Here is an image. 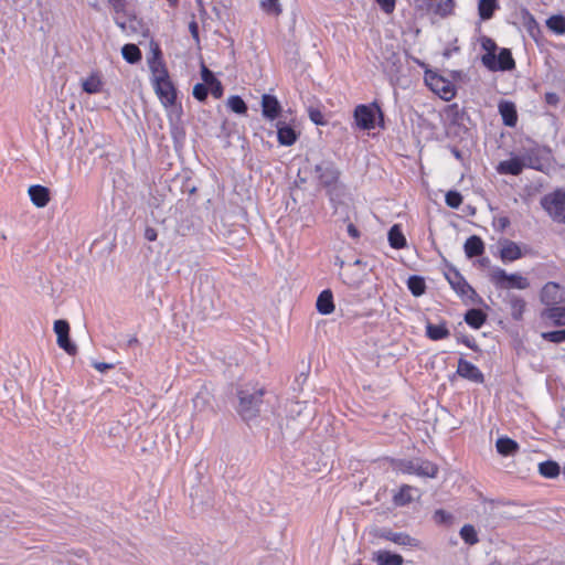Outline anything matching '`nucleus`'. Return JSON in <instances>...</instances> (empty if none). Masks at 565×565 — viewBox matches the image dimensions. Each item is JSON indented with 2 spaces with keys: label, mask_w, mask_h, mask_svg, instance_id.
Wrapping results in <instances>:
<instances>
[{
  "label": "nucleus",
  "mask_w": 565,
  "mask_h": 565,
  "mask_svg": "<svg viewBox=\"0 0 565 565\" xmlns=\"http://www.w3.org/2000/svg\"><path fill=\"white\" fill-rule=\"evenodd\" d=\"M227 106L233 113L238 115H244L247 111L246 103L237 95H233L227 99Z\"/></svg>",
  "instance_id": "ea45409f"
},
{
  "label": "nucleus",
  "mask_w": 565,
  "mask_h": 565,
  "mask_svg": "<svg viewBox=\"0 0 565 565\" xmlns=\"http://www.w3.org/2000/svg\"><path fill=\"white\" fill-rule=\"evenodd\" d=\"M397 469L403 473L416 475L419 477L436 478L438 467L429 460L416 458L411 460H401Z\"/></svg>",
  "instance_id": "20e7f679"
},
{
  "label": "nucleus",
  "mask_w": 565,
  "mask_h": 565,
  "mask_svg": "<svg viewBox=\"0 0 565 565\" xmlns=\"http://www.w3.org/2000/svg\"><path fill=\"white\" fill-rule=\"evenodd\" d=\"M550 154L551 151L548 148L533 145L531 147H524L520 157L525 168L542 171L543 167L550 159Z\"/></svg>",
  "instance_id": "423d86ee"
},
{
  "label": "nucleus",
  "mask_w": 565,
  "mask_h": 565,
  "mask_svg": "<svg viewBox=\"0 0 565 565\" xmlns=\"http://www.w3.org/2000/svg\"><path fill=\"white\" fill-rule=\"evenodd\" d=\"M463 249L468 258H473L484 253V243L479 236L472 235L466 241Z\"/></svg>",
  "instance_id": "4be33fe9"
},
{
  "label": "nucleus",
  "mask_w": 565,
  "mask_h": 565,
  "mask_svg": "<svg viewBox=\"0 0 565 565\" xmlns=\"http://www.w3.org/2000/svg\"><path fill=\"white\" fill-rule=\"evenodd\" d=\"M487 320V315L481 309H469L465 315V321L473 329H480Z\"/></svg>",
  "instance_id": "c85d7f7f"
},
{
  "label": "nucleus",
  "mask_w": 565,
  "mask_h": 565,
  "mask_svg": "<svg viewBox=\"0 0 565 565\" xmlns=\"http://www.w3.org/2000/svg\"><path fill=\"white\" fill-rule=\"evenodd\" d=\"M387 238L392 248L401 249L406 246V238L397 224L390 228Z\"/></svg>",
  "instance_id": "7c9ffc66"
},
{
  "label": "nucleus",
  "mask_w": 565,
  "mask_h": 565,
  "mask_svg": "<svg viewBox=\"0 0 565 565\" xmlns=\"http://www.w3.org/2000/svg\"><path fill=\"white\" fill-rule=\"evenodd\" d=\"M445 201L449 207L458 209L462 203V195L458 191H448Z\"/></svg>",
  "instance_id": "37998d69"
},
{
  "label": "nucleus",
  "mask_w": 565,
  "mask_h": 565,
  "mask_svg": "<svg viewBox=\"0 0 565 565\" xmlns=\"http://www.w3.org/2000/svg\"><path fill=\"white\" fill-rule=\"evenodd\" d=\"M433 520L437 524H449L451 523L452 515L445 510H436L433 515Z\"/></svg>",
  "instance_id": "a18cd8bd"
},
{
  "label": "nucleus",
  "mask_w": 565,
  "mask_h": 565,
  "mask_svg": "<svg viewBox=\"0 0 565 565\" xmlns=\"http://www.w3.org/2000/svg\"><path fill=\"white\" fill-rule=\"evenodd\" d=\"M347 231L352 238L356 239L360 237V231L355 227L354 224L349 223L347 226Z\"/></svg>",
  "instance_id": "4d7b16f0"
},
{
  "label": "nucleus",
  "mask_w": 565,
  "mask_h": 565,
  "mask_svg": "<svg viewBox=\"0 0 565 565\" xmlns=\"http://www.w3.org/2000/svg\"><path fill=\"white\" fill-rule=\"evenodd\" d=\"M460 537L463 540L465 543L469 545H475L479 542L477 531L473 525L471 524H465L460 529Z\"/></svg>",
  "instance_id": "e433bc0d"
},
{
  "label": "nucleus",
  "mask_w": 565,
  "mask_h": 565,
  "mask_svg": "<svg viewBox=\"0 0 565 565\" xmlns=\"http://www.w3.org/2000/svg\"><path fill=\"white\" fill-rule=\"evenodd\" d=\"M122 57L129 63L135 64L141 60L140 49L132 43L125 44L121 49Z\"/></svg>",
  "instance_id": "f704fd0d"
},
{
  "label": "nucleus",
  "mask_w": 565,
  "mask_h": 565,
  "mask_svg": "<svg viewBox=\"0 0 565 565\" xmlns=\"http://www.w3.org/2000/svg\"><path fill=\"white\" fill-rule=\"evenodd\" d=\"M316 308L321 315H330L334 310L333 295L330 289H326L318 296Z\"/></svg>",
  "instance_id": "412c9836"
},
{
  "label": "nucleus",
  "mask_w": 565,
  "mask_h": 565,
  "mask_svg": "<svg viewBox=\"0 0 565 565\" xmlns=\"http://www.w3.org/2000/svg\"><path fill=\"white\" fill-rule=\"evenodd\" d=\"M201 76L203 79L202 84H205V85H210L217 79L214 76V74L204 64H202V67H201Z\"/></svg>",
  "instance_id": "09e8293b"
},
{
  "label": "nucleus",
  "mask_w": 565,
  "mask_h": 565,
  "mask_svg": "<svg viewBox=\"0 0 565 565\" xmlns=\"http://www.w3.org/2000/svg\"><path fill=\"white\" fill-rule=\"evenodd\" d=\"M490 280L500 289H526L530 281L521 274H508L504 269L497 267L490 274Z\"/></svg>",
  "instance_id": "7ed1b4c3"
},
{
  "label": "nucleus",
  "mask_w": 565,
  "mask_h": 565,
  "mask_svg": "<svg viewBox=\"0 0 565 565\" xmlns=\"http://www.w3.org/2000/svg\"><path fill=\"white\" fill-rule=\"evenodd\" d=\"M498 8L497 0H479L478 12L481 20H489L492 18L495 9Z\"/></svg>",
  "instance_id": "72a5a7b5"
},
{
  "label": "nucleus",
  "mask_w": 565,
  "mask_h": 565,
  "mask_svg": "<svg viewBox=\"0 0 565 565\" xmlns=\"http://www.w3.org/2000/svg\"><path fill=\"white\" fill-rule=\"evenodd\" d=\"M277 139L281 146L289 147L297 141L298 134L291 126L287 125L286 122L279 121L277 124Z\"/></svg>",
  "instance_id": "a211bd4d"
},
{
  "label": "nucleus",
  "mask_w": 565,
  "mask_h": 565,
  "mask_svg": "<svg viewBox=\"0 0 565 565\" xmlns=\"http://www.w3.org/2000/svg\"><path fill=\"white\" fill-rule=\"evenodd\" d=\"M500 256L504 263L514 262L522 257V252L515 242L505 239L502 244Z\"/></svg>",
  "instance_id": "aec40b11"
},
{
  "label": "nucleus",
  "mask_w": 565,
  "mask_h": 565,
  "mask_svg": "<svg viewBox=\"0 0 565 565\" xmlns=\"http://www.w3.org/2000/svg\"><path fill=\"white\" fill-rule=\"evenodd\" d=\"M115 22H116V24H117L119 28H121L122 30H125V29H126V24H125V22L119 21L117 18H115Z\"/></svg>",
  "instance_id": "774afa93"
},
{
  "label": "nucleus",
  "mask_w": 565,
  "mask_h": 565,
  "mask_svg": "<svg viewBox=\"0 0 565 565\" xmlns=\"http://www.w3.org/2000/svg\"><path fill=\"white\" fill-rule=\"evenodd\" d=\"M376 536L401 546H418V541L416 539L403 532H393L388 529H380L376 532Z\"/></svg>",
  "instance_id": "f8f14e48"
},
{
  "label": "nucleus",
  "mask_w": 565,
  "mask_h": 565,
  "mask_svg": "<svg viewBox=\"0 0 565 565\" xmlns=\"http://www.w3.org/2000/svg\"><path fill=\"white\" fill-rule=\"evenodd\" d=\"M31 202L38 207H44L50 202V190L46 186L34 184L28 190Z\"/></svg>",
  "instance_id": "f3484780"
},
{
  "label": "nucleus",
  "mask_w": 565,
  "mask_h": 565,
  "mask_svg": "<svg viewBox=\"0 0 565 565\" xmlns=\"http://www.w3.org/2000/svg\"><path fill=\"white\" fill-rule=\"evenodd\" d=\"M153 89L164 107H171L177 100V90L170 76L152 83Z\"/></svg>",
  "instance_id": "1a4fd4ad"
},
{
  "label": "nucleus",
  "mask_w": 565,
  "mask_h": 565,
  "mask_svg": "<svg viewBox=\"0 0 565 565\" xmlns=\"http://www.w3.org/2000/svg\"><path fill=\"white\" fill-rule=\"evenodd\" d=\"M149 68L152 74V83L169 76L168 70L161 58V51L158 46L153 50V56L148 60Z\"/></svg>",
  "instance_id": "4468645a"
},
{
  "label": "nucleus",
  "mask_w": 565,
  "mask_h": 565,
  "mask_svg": "<svg viewBox=\"0 0 565 565\" xmlns=\"http://www.w3.org/2000/svg\"><path fill=\"white\" fill-rule=\"evenodd\" d=\"M309 116H310V119L316 124V125H323L324 124V120H323V116L321 114L320 110L318 109H313V108H310L309 109Z\"/></svg>",
  "instance_id": "603ef678"
},
{
  "label": "nucleus",
  "mask_w": 565,
  "mask_h": 565,
  "mask_svg": "<svg viewBox=\"0 0 565 565\" xmlns=\"http://www.w3.org/2000/svg\"><path fill=\"white\" fill-rule=\"evenodd\" d=\"M260 8L270 15L278 17L281 12V4L279 0H262Z\"/></svg>",
  "instance_id": "79ce46f5"
},
{
  "label": "nucleus",
  "mask_w": 565,
  "mask_h": 565,
  "mask_svg": "<svg viewBox=\"0 0 565 565\" xmlns=\"http://www.w3.org/2000/svg\"><path fill=\"white\" fill-rule=\"evenodd\" d=\"M262 110L264 117L273 120L279 116L281 106L275 96L265 94L262 97Z\"/></svg>",
  "instance_id": "dca6fc26"
},
{
  "label": "nucleus",
  "mask_w": 565,
  "mask_h": 565,
  "mask_svg": "<svg viewBox=\"0 0 565 565\" xmlns=\"http://www.w3.org/2000/svg\"><path fill=\"white\" fill-rule=\"evenodd\" d=\"M94 367L96 370H98L99 372H106L107 370L113 367V364L99 362V363H94Z\"/></svg>",
  "instance_id": "052dcab7"
},
{
  "label": "nucleus",
  "mask_w": 565,
  "mask_h": 565,
  "mask_svg": "<svg viewBox=\"0 0 565 565\" xmlns=\"http://www.w3.org/2000/svg\"><path fill=\"white\" fill-rule=\"evenodd\" d=\"M354 119L356 126L363 130H370L375 127V111L370 106H356L354 109Z\"/></svg>",
  "instance_id": "9b49d317"
},
{
  "label": "nucleus",
  "mask_w": 565,
  "mask_h": 565,
  "mask_svg": "<svg viewBox=\"0 0 565 565\" xmlns=\"http://www.w3.org/2000/svg\"><path fill=\"white\" fill-rule=\"evenodd\" d=\"M319 185L327 190L332 203L344 193V185L340 183V170L331 160H322L313 168Z\"/></svg>",
  "instance_id": "f03ea898"
},
{
  "label": "nucleus",
  "mask_w": 565,
  "mask_h": 565,
  "mask_svg": "<svg viewBox=\"0 0 565 565\" xmlns=\"http://www.w3.org/2000/svg\"><path fill=\"white\" fill-rule=\"evenodd\" d=\"M524 168L521 157H514L509 160L501 161L498 164L497 171L500 174L519 175L522 173Z\"/></svg>",
  "instance_id": "6ab92c4d"
},
{
  "label": "nucleus",
  "mask_w": 565,
  "mask_h": 565,
  "mask_svg": "<svg viewBox=\"0 0 565 565\" xmlns=\"http://www.w3.org/2000/svg\"><path fill=\"white\" fill-rule=\"evenodd\" d=\"M510 308H511V316L514 320H520L522 318L524 308H525V301L518 297V296H511L510 300Z\"/></svg>",
  "instance_id": "c9c22d12"
},
{
  "label": "nucleus",
  "mask_w": 565,
  "mask_h": 565,
  "mask_svg": "<svg viewBox=\"0 0 565 565\" xmlns=\"http://www.w3.org/2000/svg\"><path fill=\"white\" fill-rule=\"evenodd\" d=\"M373 559L377 565H403V557L388 551H377L374 553Z\"/></svg>",
  "instance_id": "bb28decb"
},
{
  "label": "nucleus",
  "mask_w": 565,
  "mask_h": 565,
  "mask_svg": "<svg viewBox=\"0 0 565 565\" xmlns=\"http://www.w3.org/2000/svg\"><path fill=\"white\" fill-rule=\"evenodd\" d=\"M157 231L153 227H147L145 231V238L149 242H153L157 239Z\"/></svg>",
  "instance_id": "6e6d98bb"
},
{
  "label": "nucleus",
  "mask_w": 565,
  "mask_h": 565,
  "mask_svg": "<svg viewBox=\"0 0 565 565\" xmlns=\"http://www.w3.org/2000/svg\"><path fill=\"white\" fill-rule=\"evenodd\" d=\"M54 332L57 337V344L70 355H74L77 352L76 345L70 339V324L66 320H56L54 322Z\"/></svg>",
  "instance_id": "9d476101"
},
{
  "label": "nucleus",
  "mask_w": 565,
  "mask_h": 565,
  "mask_svg": "<svg viewBox=\"0 0 565 565\" xmlns=\"http://www.w3.org/2000/svg\"><path fill=\"white\" fill-rule=\"evenodd\" d=\"M482 64L491 72H505L515 68V61L509 49H501L499 54H483Z\"/></svg>",
  "instance_id": "0eeeda50"
},
{
  "label": "nucleus",
  "mask_w": 565,
  "mask_h": 565,
  "mask_svg": "<svg viewBox=\"0 0 565 565\" xmlns=\"http://www.w3.org/2000/svg\"><path fill=\"white\" fill-rule=\"evenodd\" d=\"M450 335V331L447 328V322L443 321L439 324L430 322L426 323V337L433 341L446 339Z\"/></svg>",
  "instance_id": "b1692460"
},
{
  "label": "nucleus",
  "mask_w": 565,
  "mask_h": 565,
  "mask_svg": "<svg viewBox=\"0 0 565 565\" xmlns=\"http://www.w3.org/2000/svg\"><path fill=\"white\" fill-rule=\"evenodd\" d=\"M545 100L550 105H556L558 103V96L555 93H546Z\"/></svg>",
  "instance_id": "bf43d9fd"
},
{
  "label": "nucleus",
  "mask_w": 565,
  "mask_h": 565,
  "mask_svg": "<svg viewBox=\"0 0 565 565\" xmlns=\"http://www.w3.org/2000/svg\"><path fill=\"white\" fill-rule=\"evenodd\" d=\"M82 88L87 94H97L103 89V81L98 73H92L82 82Z\"/></svg>",
  "instance_id": "c756f323"
},
{
  "label": "nucleus",
  "mask_w": 565,
  "mask_h": 565,
  "mask_svg": "<svg viewBox=\"0 0 565 565\" xmlns=\"http://www.w3.org/2000/svg\"><path fill=\"white\" fill-rule=\"evenodd\" d=\"M539 472L544 478L554 479L559 476L561 467L554 460H546L539 463Z\"/></svg>",
  "instance_id": "2f4dec72"
},
{
  "label": "nucleus",
  "mask_w": 565,
  "mask_h": 565,
  "mask_svg": "<svg viewBox=\"0 0 565 565\" xmlns=\"http://www.w3.org/2000/svg\"><path fill=\"white\" fill-rule=\"evenodd\" d=\"M457 374L473 383L482 384L484 382L482 372L475 364L465 359H459Z\"/></svg>",
  "instance_id": "ddd939ff"
},
{
  "label": "nucleus",
  "mask_w": 565,
  "mask_h": 565,
  "mask_svg": "<svg viewBox=\"0 0 565 565\" xmlns=\"http://www.w3.org/2000/svg\"><path fill=\"white\" fill-rule=\"evenodd\" d=\"M138 339L136 337H131L128 341H127V347H134V345H137L138 344Z\"/></svg>",
  "instance_id": "69168bd1"
},
{
  "label": "nucleus",
  "mask_w": 565,
  "mask_h": 565,
  "mask_svg": "<svg viewBox=\"0 0 565 565\" xmlns=\"http://www.w3.org/2000/svg\"><path fill=\"white\" fill-rule=\"evenodd\" d=\"M209 95V87L207 85L205 84H201V83H198L194 87H193V96L200 100V102H203L206 99Z\"/></svg>",
  "instance_id": "49530a36"
},
{
  "label": "nucleus",
  "mask_w": 565,
  "mask_h": 565,
  "mask_svg": "<svg viewBox=\"0 0 565 565\" xmlns=\"http://www.w3.org/2000/svg\"><path fill=\"white\" fill-rule=\"evenodd\" d=\"M543 339L553 342V343H562L565 341V329L550 331L542 333Z\"/></svg>",
  "instance_id": "c03bdc74"
},
{
  "label": "nucleus",
  "mask_w": 565,
  "mask_h": 565,
  "mask_svg": "<svg viewBox=\"0 0 565 565\" xmlns=\"http://www.w3.org/2000/svg\"><path fill=\"white\" fill-rule=\"evenodd\" d=\"M387 61L392 63V67H391L390 72H397V64L399 63L398 55L395 53H392Z\"/></svg>",
  "instance_id": "13d9d810"
},
{
  "label": "nucleus",
  "mask_w": 565,
  "mask_h": 565,
  "mask_svg": "<svg viewBox=\"0 0 565 565\" xmlns=\"http://www.w3.org/2000/svg\"><path fill=\"white\" fill-rule=\"evenodd\" d=\"M207 87H209V92H211V94L215 98L222 97V95H223V86H222V83L218 79H216L212 84L207 85Z\"/></svg>",
  "instance_id": "8fccbe9b"
},
{
  "label": "nucleus",
  "mask_w": 565,
  "mask_h": 565,
  "mask_svg": "<svg viewBox=\"0 0 565 565\" xmlns=\"http://www.w3.org/2000/svg\"><path fill=\"white\" fill-rule=\"evenodd\" d=\"M385 13H392L395 9V0H375Z\"/></svg>",
  "instance_id": "3c124183"
},
{
  "label": "nucleus",
  "mask_w": 565,
  "mask_h": 565,
  "mask_svg": "<svg viewBox=\"0 0 565 565\" xmlns=\"http://www.w3.org/2000/svg\"><path fill=\"white\" fill-rule=\"evenodd\" d=\"M451 152L457 159H461V152L457 148H452Z\"/></svg>",
  "instance_id": "338daca9"
},
{
  "label": "nucleus",
  "mask_w": 565,
  "mask_h": 565,
  "mask_svg": "<svg viewBox=\"0 0 565 565\" xmlns=\"http://www.w3.org/2000/svg\"><path fill=\"white\" fill-rule=\"evenodd\" d=\"M412 490L413 488L407 484L401 487L399 491L393 497L394 503L398 507L408 504L413 500L411 494Z\"/></svg>",
  "instance_id": "4c0bfd02"
},
{
  "label": "nucleus",
  "mask_w": 565,
  "mask_h": 565,
  "mask_svg": "<svg viewBox=\"0 0 565 565\" xmlns=\"http://www.w3.org/2000/svg\"><path fill=\"white\" fill-rule=\"evenodd\" d=\"M543 317L556 326H565V305H554L544 310Z\"/></svg>",
  "instance_id": "a878e982"
},
{
  "label": "nucleus",
  "mask_w": 565,
  "mask_h": 565,
  "mask_svg": "<svg viewBox=\"0 0 565 565\" xmlns=\"http://www.w3.org/2000/svg\"><path fill=\"white\" fill-rule=\"evenodd\" d=\"M189 31L192 35V38L199 42V24L195 20H192L190 23H189Z\"/></svg>",
  "instance_id": "864d4df0"
},
{
  "label": "nucleus",
  "mask_w": 565,
  "mask_h": 565,
  "mask_svg": "<svg viewBox=\"0 0 565 565\" xmlns=\"http://www.w3.org/2000/svg\"><path fill=\"white\" fill-rule=\"evenodd\" d=\"M546 25L558 35L565 34V18L563 15H552L547 19Z\"/></svg>",
  "instance_id": "58836bf2"
},
{
  "label": "nucleus",
  "mask_w": 565,
  "mask_h": 565,
  "mask_svg": "<svg viewBox=\"0 0 565 565\" xmlns=\"http://www.w3.org/2000/svg\"><path fill=\"white\" fill-rule=\"evenodd\" d=\"M502 121L508 127H514L518 122L516 107L513 102L501 100L498 105Z\"/></svg>",
  "instance_id": "2eb2a0df"
},
{
  "label": "nucleus",
  "mask_w": 565,
  "mask_h": 565,
  "mask_svg": "<svg viewBox=\"0 0 565 565\" xmlns=\"http://www.w3.org/2000/svg\"><path fill=\"white\" fill-rule=\"evenodd\" d=\"M561 297L559 286L555 282H547L541 292L542 301L550 307L556 305Z\"/></svg>",
  "instance_id": "5701e85b"
},
{
  "label": "nucleus",
  "mask_w": 565,
  "mask_h": 565,
  "mask_svg": "<svg viewBox=\"0 0 565 565\" xmlns=\"http://www.w3.org/2000/svg\"><path fill=\"white\" fill-rule=\"evenodd\" d=\"M481 46L486 51V54H495L498 50L497 43L488 36L481 39Z\"/></svg>",
  "instance_id": "de8ad7c7"
},
{
  "label": "nucleus",
  "mask_w": 565,
  "mask_h": 565,
  "mask_svg": "<svg viewBox=\"0 0 565 565\" xmlns=\"http://www.w3.org/2000/svg\"><path fill=\"white\" fill-rule=\"evenodd\" d=\"M431 81H436V86H434L433 83H430L429 85L431 86V88L436 92H440L441 93V97L446 100L450 99L455 93H454V89H451L448 84H446L441 78H438V77H431Z\"/></svg>",
  "instance_id": "a19ab883"
},
{
  "label": "nucleus",
  "mask_w": 565,
  "mask_h": 565,
  "mask_svg": "<svg viewBox=\"0 0 565 565\" xmlns=\"http://www.w3.org/2000/svg\"><path fill=\"white\" fill-rule=\"evenodd\" d=\"M264 394L265 387L258 383H245L237 386L236 411L244 420L247 422L258 416Z\"/></svg>",
  "instance_id": "f257e3e1"
},
{
  "label": "nucleus",
  "mask_w": 565,
  "mask_h": 565,
  "mask_svg": "<svg viewBox=\"0 0 565 565\" xmlns=\"http://www.w3.org/2000/svg\"><path fill=\"white\" fill-rule=\"evenodd\" d=\"M497 451L502 456H513L519 450V444L509 438V437H500L495 443Z\"/></svg>",
  "instance_id": "cd10ccee"
},
{
  "label": "nucleus",
  "mask_w": 565,
  "mask_h": 565,
  "mask_svg": "<svg viewBox=\"0 0 565 565\" xmlns=\"http://www.w3.org/2000/svg\"><path fill=\"white\" fill-rule=\"evenodd\" d=\"M498 224H499L501 230H504L505 227H508L510 225V220L508 217H505V216L500 217L498 220Z\"/></svg>",
  "instance_id": "e2e57ef3"
},
{
  "label": "nucleus",
  "mask_w": 565,
  "mask_h": 565,
  "mask_svg": "<svg viewBox=\"0 0 565 565\" xmlns=\"http://www.w3.org/2000/svg\"><path fill=\"white\" fill-rule=\"evenodd\" d=\"M462 342L470 349L477 351L478 350V345L476 344L475 340H471L469 338H465L462 340Z\"/></svg>",
  "instance_id": "680f3d73"
},
{
  "label": "nucleus",
  "mask_w": 565,
  "mask_h": 565,
  "mask_svg": "<svg viewBox=\"0 0 565 565\" xmlns=\"http://www.w3.org/2000/svg\"><path fill=\"white\" fill-rule=\"evenodd\" d=\"M445 277L459 297L473 300L478 296L456 267L450 266Z\"/></svg>",
  "instance_id": "6e6552de"
},
{
  "label": "nucleus",
  "mask_w": 565,
  "mask_h": 565,
  "mask_svg": "<svg viewBox=\"0 0 565 565\" xmlns=\"http://www.w3.org/2000/svg\"><path fill=\"white\" fill-rule=\"evenodd\" d=\"M458 51H459L458 46H454L452 49H446L444 52V55L446 57H450L454 52H458Z\"/></svg>",
  "instance_id": "0e129e2a"
},
{
  "label": "nucleus",
  "mask_w": 565,
  "mask_h": 565,
  "mask_svg": "<svg viewBox=\"0 0 565 565\" xmlns=\"http://www.w3.org/2000/svg\"><path fill=\"white\" fill-rule=\"evenodd\" d=\"M114 11L116 13H120L125 9V1L124 0H109Z\"/></svg>",
  "instance_id": "5fc2aeb1"
},
{
  "label": "nucleus",
  "mask_w": 565,
  "mask_h": 565,
  "mask_svg": "<svg viewBox=\"0 0 565 565\" xmlns=\"http://www.w3.org/2000/svg\"><path fill=\"white\" fill-rule=\"evenodd\" d=\"M407 287L415 297H419L426 291V282L424 278L417 275H413L408 278Z\"/></svg>",
  "instance_id": "473e14b6"
},
{
  "label": "nucleus",
  "mask_w": 565,
  "mask_h": 565,
  "mask_svg": "<svg viewBox=\"0 0 565 565\" xmlns=\"http://www.w3.org/2000/svg\"><path fill=\"white\" fill-rule=\"evenodd\" d=\"M541 205L553 221L565 224V192L558 190L544 195Z\"/></svg>",
  "instance_id": "39448f33"
},
{
  "label": "nucleus",
  "mask_w": 565,
  "mask_h": 565,
  "mask_svg": "<svg viewBox=\"0 0 565 565\" xmlns=\"http://www.w3.org/2000/svg\"><path fill=\"white\" fill-rule=\"evenodd\" d=\"M454 7V0H427V9L440 17L449 15Z\"/></svg>",
  "instance_id": "393cba45"
}]
</instances>
